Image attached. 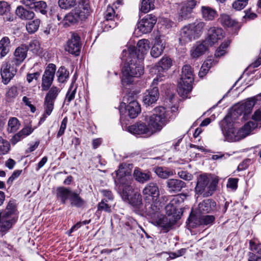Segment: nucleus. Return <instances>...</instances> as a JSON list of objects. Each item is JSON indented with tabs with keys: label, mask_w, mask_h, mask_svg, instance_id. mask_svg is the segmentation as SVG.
I'll return each mask as SVG.
<instances>
[{
	"label": "nucleus",
	"mask_w": 261,
	"mask_h": 261,
	"mask_svg": "<svg viewBox=\"0 0 261 261\" xmlns=\"http://www.w3.org/2000/svg\"><path fill=\"white\" fill-rule=\"evenodd\" d=\"M115 174L116 176L115 178V182L118 186L119 193L123 200L134 206L140 205L142 202L141 195L136 193L133 196H132L134 189L131 185L132 179L130 172L120 166Z\"/></svg>",
	"instance_id": "f257e3e1"
},
{
	"label": "nucleus",
	"mask_w": 261,
	"mask_h": 261,
	"mask_svg": "<svg viewBox=\"0 0 261 261\" xmlns=\"http://www.w3.org/2000/svg\"><path fill=\"white\" fill-rule=\"evenodd\" d=\"M229 118L225 117L223 121L222 128L224 135L227 141L236 142L244 139L249 135L252 130L255 128L257 124L256 122L249 121L245 124L241 129L237 130L233 126V124L228 123Z\"/></svg>",
	"instance_id": "f03ea898"
},
{
	"label": "nucleus",
	"mask_w": 261,
	"mask_h": 261,
	"mask_svg": "<svg viewBox=\"0 0 261 261\" xmlns=\"http://www.w3.org/2000/svg\"><path fill=\"white\" fill-rule=\"evenodd\" d=\"M144 120L152 135L159 133L169 121L164 107H158L154 109L153 114L146 116Z\"/></svg>",
	"instance_id": "7ed1b4c3"
},
{
	"label": "nucleus",
	"mask_w": 261,
	"mask_h": 261,
	"mask_svg": "<svg viewBox=\"0 0 261 261\" xmlns=\"http://www.w3.org/2000/svg\"><path fill=\"white\" fill-rule=\"evenodd\" d=\"M138 62L139 60L132 56H129L128 58L126 59V63L122 69V82L130 84L132 82V77L140 76L143 73V67Z\"/></svg>",
	"instance_id": "20e7f679"
},
{
	"label": "nucleus",
	"mask_w": 261,
	"mask_h": 261,
	"mask_svg": "<svg viewBox=\"0 0 261 261\" xmlns=\"http://www.w3.org/2000/svg\"><path fill=\"white\" fill-rule=\"evenodd\" d=\"M205 26V23L203 21L195 22L184 26L180 31V43L185 44L198 38Z\"/></svg>",
	"instance_id": "39448f33"
},
{
	"label": "nucleus",
	"mask_w": 261,
	"mask_h": 261,
	"mask_svg": "<svg viewBox=\"0 0 261 261\" xmlns=\"http://www.w3.org/2000/svg\"><path fill=\"white\" fill-rule=\"evenodd\" d=\"M180 76L178 84L177 92L181 96L186 97L192 90V83L194 81V75L191 67L188 65H184Z\"/></svg>",
	"instance_id": "423d86ee"
},
{
	"label": "nucleus",
	"mask_w": 261,
	"mask_h": 261,
	"mask_svg": "<svg viewBox=\"0 0 261 261\" xmlns=\"http://www.w3.org/2000/svg\"><path fill=\"white\" fill-rule=\"evenodd\" d=\"M57 197L63 204H65L68 199L69 200L72 206L81 207L83 206L86 201L75 191L69 188L60 187L57 189Z\"/></svg>",
	"instance_id": "0eeeda50"
},
{
	"label": "nucleus",
	"mask_w": 261,
	"mask_h": 261,
	"mask_svg": "<svg viewBox=\"0 0 261 261\" xmlns=\"http://www.w3.org/2000/svg\"><path fill=\"white\" fill-rule=\"evenodd\" d=\"M217 184V181L215 180L210 182L209 178L206 175H200L197 177L195 192L196 194H203L204 197H208L215 191Z\"/></svg>",
	"instance_id": "6e6552de"
},
{
	"label": "nucleus",
	"mask_w": 261,
	"mask_h": 261,
	"mask_svg": "<svg viewBox=\"0 0 261 261\" xmlns=\"http://www.w3.org/2000/svg\"><path fill=\"white\" fill-rule=\"evenodd\" d=\"M15 211V205L10 201L4 212L0 213V231H4L9 229L12 225V215Z\"/></svg>",
	"instance_id": "1a4fd4ad"
},
{
	"label": "nucleus",
	"mask_w": 261,
	"mask_h": 261,
	"mask_svg": "<svg viewBox=\"0 0 261 261\" xmlns=\"http://www.w3.org/2000/svg\"><path fill=\"white\" fill-rule=\"evenodd\" d=\"M150 48L149 41L147 39H141L138 41L137 46H132L128 48L129 56L138 59V60H143Z\"/></svg>",
	"instance_id": "9d476101"
},
{
	"label": "nucleus",
	"mask_w": 261,
	"mask_h": 261,
	"mask_svg": "<svg viewBox=\"0 0 261 261\" xmlns=\"http://www.w3.org/2000/svg\"><path fill=\"white\" fill-rule=\"evenodd\" d=\"M15 64L9 61L3 63L1 68V73L3 82L7 84L14 77L17 72Z\"/></svg>",
	"instance_id": "9b49d317"
},
{
	"label": "nucleus",
	"mask_w": 261,
	"mask_h": 261,
	"mask_svg": "<svg viewBox=\"0 0 261 261\" xmlns=\"http://www.w3.org/2000/svg\"><path fill=\"white\" fill-rule=\"evenodd\" d=\"M159 78L154 79L152 83V88L148 89L144 93L143 102L146 106H150L155 103L159 98V92L158 88L155 85L158 84Z\"/></svg>",
	"instance_id": "f8f14e48"
},
{
	"label": "nucleus",
	"mask_w": 261,
	"mask_h": 261,
	"mask_svg": "<svg viewBox=\"0 0 261 261\" xmlns=\"http://www.w3.org/2000/svg\"><path fill=\"white\" fill-rule=\"evenodd\" d=\"M56 71V65L49 64L45 69L42 78V89L43 91L48 90L51 85Z\"/></svg>",
	"instance_id": "ddd939ff"
},
{
	"label": "nucleus",
	"mask_w": 261,
	"mask_h": 261,
	"mask_svg": "<svg viewBox=\"0 0 261 261\" xmlns=\"http://www.w3.org/2000/svg\"><path fill=\"white\" fill-rule=\"evenodd\" d=\"M156 22V18L152 14L146 15L138 23V29L143 34L149 33Z\"/></svg>",
	"instance_id": "4468645a"
},
{
	"label": "nucleus",
	"mask_w": 261,
	"mask_h": 261,
	"mask_svg": "<svg viewBox=\"0 0 261 261\" xmlns=\"http://www.w3.org/2000/svg\"><path fill=\"white\" fill-rule=\"evenodd\" d=\"M224 36L223 30L220 28L211 27L207 32V37L205 39V43L207 45L212 46L218 42L219 40L222 39Z\"/></svg>",
	"instance_id": "2eb2a0df"
},
{
	"label": "nucleus",
	"mask_w": 261,
	"mask_h": 261,
	"mask_svg": "<svg viewBox=\"0 0 261 261\" xmlns=\"http://www.w3.org/2000/svg\"><path fill=\"white\" fill-rule=\"evenodd\" d=\"M80 40V38L77 35L72 34L71 38L67 42L65 47V50L72 55L78 56L81 47Z\"/></svg>",
	"instance_id": "dca6fc26"
},
{
	"label": "nucleus",
	"mask_w": 261,
	"mask_h": 261,
	"mask_svg": "<svg viewBox=\"0 0 261 261\" xmlns=\"http://www.w3.org/2000/svg\"><path fill=\"white\" fill-rule=\"evenodd\" d=\"M127 130L134 135H144L146 137L151 136L147 125L144 122H140L129 126L127 127Z\"/></svg>",
	"instance_id": "f3484780"
},
{
	"label": "nucleus",
	"mask_w": 261,
	"mask_h": 261,
	"mask_svg": "<svg viewBox=\"0 0 261 261\" xmlns=\"http://www.w3.org/2000/svg\"><path fill=\"white\" fill-rule=\"evenodd\" d=\"M216 203L211 199L203 200L198 204L197 211L200 214L210 213L215 210Z\"/></svg>",
	"instance_id": "a211bd4d"
},
{
	"label": "nucleus",
	"mask_w": 261,
	"mask_h": 261,
	"mask_svg": "<svg viewBox=\"0 0 261 261\" xmlns=\"http://www.w3.org/2000/svg\"><path fill=\"white\" fill-rule=\"evenodd\" d=\"M167 187L170 193H177L186 186V183L179 179L171 178L167 180Z\"/></svg>",
	"instance_id": "6ab92c4d"
},
{
	"label": "nucleus",
	"mask_w": 261,
	"mask_h": 261,
	"mask_svg": "<svg viewBox=\"0 0 261 261\" xmlns=\"http://www.w3.org/2000/svg\"><path fill=\"white\" fill-rule=\"evenodd\" d=\"M142 194L146 197L148 196H151L152 198L159 197L160 190L157 184L154 182H151L147 184L143 189Z\"/></svg>",
	"instance_id": "aec40b11"
},
{
	"label": "nucleus",
	"mask_w": 261,
	"mask_h": 261,
	"mask_svg": "<svg viewBox=\"0 0 261 261\" xmlns=\"http://www.w3.org/2000/svg\"><path fill=\"white\" fill-rule=\"evenodd\" d=\"M209 45L205 43L204 41L202 42H197L194 44L190 50V55L192 58L197 59L204 54Z\"/></svg>",
	"instance_id": "412c9836"
},
{
	"label": "nucleus",
	"mask_w": 261,
	"mask_h": 261,
	"mask_svg": "<svg viewBox=\"0 0 261 261\" xmlns=\"http://www.w3.org/2000/svg\"><path fill=\"white\" fill-rule=\"evenodd\" d=\"M28 46L26 45H21L17 47L14 52V59L12 62L14 63L15 66L20 64L27 57Z\"/></svg>",
	"instance_id": "4be33fe9"
},
{
	"label": "nucleus",
	"mask_w": 261,
	"mask_h": 261,
	"mask_svg": "<svg viewBox=\"0 0 261 261\" xmlns=\"http://www.w3.org/2000/svg\"><path fill=\"white\" fill-rule=\"evenodd\" d=\"M165 47V41L160 38H155V42L150 50V55L154 58H158L163 53Z\"/></svg>",
	"instance_id": "5701e85b"
},
{
	"label": "nucleus",
	"mask_w": 261,
	"mask_h": 261,
	"mask_svg": "<svg viewBox=\"0 0 261 261\" xmlns=\"http://www.w3.org/2000/svg\"><path fill=\"white\" fill-rule=\"evenodd\" d=\"M152 221L156 225L162 227L166 231L171 227V223L168 218L161 214L155 217L154 219H152Z\"/></svg>",
	"instance_id": "b1692460"
},
{
	"label": "nucleus",
	"mask_w": 261,
	"mask_h": 261,
	"mask_svg": "<svg viewBox=\"0 0 261 261\" xmlns=\"http://www.w3.org/2000/svg\"><path fill=\"white\" fill-rule=\"evenodd\" d=\"M255 103V98L248 99L238 107L237 110V113H243L244 116L249 114L251 112Z\"/></svg>",
	"instance_id": "393cba45"
},
{
	"label": "nucleus",
	"mask_w": 261,
	"mask_h": 261,
	"mask_svg": "<svg viewBox=\"0 0 261 261\" xmlns=\"http://www.w3.org/2000/svg\"><path fill=\"white\" fill-rule=\"evenodd\" d=\"M33 130L34 129L31 126H26L24 127L18 133L13 136L10 140L11 143L15 145L21 139L31 134Z\"/></svg>",
	"instance_id": "a878e982"
},
{
	"label": "nucleus",
	"mask_w": 261,
	"mask_h": 261,
	"mask_svg": "<svg viewBox=\"0 0 261 261\" xmlns=\"http://www.w3.org/2000/svg\"><path fill=\"white\" fill-rule=\"evenodd\" d=\"M126 112L130 118H135L140 113L141 108L137 101H132L127 106Z\"/></svg>",
	"instance_id": "bb28decb"
},
{
	"label": "nucleus",
	"mask_w": 261,
	"mask_h": 261,
	"mask_svg": "<svg viewBox=\"0 0 261 261\" xmlns=\"http://www.w3.org/2000/svg\"><path fill=\"white\" fill-rule=\"evenodd\" d=\"M80 20H85L90 15L91 9L90 5H79L77 7L74 9Z\"/></svg>",
	"instance_id": "cd10ccee"
},
{
	"label": "nucleus",
	"mask_w": 261,
	"mask_h": 261,
	"mask_svg": "<svg viewBox=\"0 0 261 261\" xmlns=\"http://www.w3.org/2000/svg\"><path fill=\"white\" fill-rule=\"evenodd\" d=\"M15 14L22 20H30L35 16L34 12L27 10L21 6L17 7L15 10Z\"/></svg>",
	"instance_id": "c85d7f7f"
},
{
	"label": "nucleus",
	"mask_w": 261,
	"mask_h": 261,
	"mask_svg": "<svg viewBox=\"0 0 261 261\" xmlns=\"http://www.w3.org/2000/svg\"><path fill=\"white\" fill-rule=\"evenodd\" d=\"M201 12L202 17L206 21L213 20L218 15L217 11L208 6H202Z\"/></svg>",
	"instance_id": "c756f323"
},
{
	"label": "nucleus",
	"mask_w": 261,
	"mask_h": 261,
	"mask_svg": "<svg viewBox=\"0 0 261 261\" xmlns=\"http://www.w3.org/2000/svg\"><path fill=\"white\" fill-rule=\"evenodd\" d=\"M134 176L137 181L143 184L151 179V173L150 172H144L139 169H135L134 171Z\"/></svg>",
	"instance_id": "7c9ffc66"
},
{
	"label": "nucleus",
	"mask_w": 261,
	"mask_h": 261,
	"mask_svg": "<svg viewBox=\"0 0 261 261\" xmlns=\"http://www.w3.org/2000/svg\"><path fill=\"white\" fill-rule=\"evenodd\" d=\"M179 199L178 197L173 198L166 206L165 210L168 215L175 216L178 207Z\"/></svg>",
	"instance_id": "2f4dec72"
},
{
	"label": "nucleus",
	"mask_w": 261,
	"mask_h": 261,
	"mask_svg": "<svg viewBox=\"0 0 261 261\" xmlns=\"http://www.w3.org/2000/svg\"><path fill=\"white\" fill-rule=\"evenodd\" d=\"M10 41L8 37H4L0 40V58L6 56L9 51Z\"/></svg>",
	"instance_id": "473e14b6"
},
{
	"label": "nucleus",
	"mask_w": 261,
	"mask_h": 261,
	"mask_svg": "<svg viewBox=\"0 0 261 261\" xmlns=\"http://www.w3.org/2000/svg\"><path fill=\"white\" fill-rule=\"evenodd\" d=\"M172 65V61L167 56L163 57L158 63V69L160 70H166L170 68Z\"/></svg>",
	"instance_id": "72a5a7b5"
},
{
	"label": "nucleus",
	"mask_w": 261,
	"mask_h": 261,
	"mask_svg": "<svg viewBox=\"0 0 261 261\" xmlns=\"http://www.w3.org/2000/svg\"><path fill=\"white\" fill-rule=\"evenodd\" d=\"M219 21L224 27H232L236 23V21L232 19L230 16L226 14H222L219 18Z\"/></svg>",
	"instance_id": "f704fd0d"
},
{
	"label": "nucleus",
	"mask_w": 261,
	"mask_h": 261,
	"mask_svg": "<svg viewBox=\"0 0 261 261\" xmlns=\"http://www.w3.org/2000/svg\"><path fill=\"white\" fill-rule=\"evenodd\" d=\"M154 172L159 177L163 179H166L173 175V172L172 170L162 167L155 168Z\"/></svg>",
	"instance_id": "c9c22d12"
},
{
	"label": "nucleus",
	"mask_w": 261,
	"mask_h": 261,
	"mask_svg": "<svg viewBox=\"0 0 261 261\" xmlns=\"http://www.w3.org/2000/svg\"><path fill=\"white\" fill-rule=\"evenodd\" d=\"M154 2V0H142L140 11L144 13H146L150 10L153 9Z\"/></svg>",
	"instance_id": "e433bc0d"
},
{
	"label": "nucleus",
	"mask_w": 261,
	"mask_h": 261,
	"mask_svg": "<svg viewBox=\"0 0 261 261\" xmlns=\"http://www.w3.org/2000/svg\"><path fill=\"white\" fill-rule=\"evenodd\" d=\"M19 126L20 123L17 118L12 117L8 121L7 130L9 133H12L16 132Z\"/></svg>",
	"instance_id": "4c0bfd02"
},
{
	"label": "nucleus",
	"mask_w": 261,
	"mask_h": 261,
	"mask_svg": "<svg viewBox=\"0 0 261 261\" xmlns=\"http://www.w3.org/2000/svg\"><path fill=\"white\" fill-rule=\"evenodd\" d=\"M40 24V19H35L33 21H29L26 24V29L29 33L33 34L38 30Z\"/></svg>",
	"instance_id": "58836bf2"
},
{
	"label": "nucleus",
	"mask_w": 261,
	"mask_h": 261,
	"mask_svg": "<svg viewBox=\"0 0 261 261\" xmlns=\"http://www.w3.org/2000/svg\"><path fill=\"white\" fill-rule=\"evenodd\" d=\"M18 92L16 86H12L9 88L6 93V100L8 102L12 101L18 95Z\"/></svg>",
	"instance_id": "ea45409f"
},
{
	"label": "nucleus",
	"mask_w": 261,
	"mask_h": 261,
	"mask_svg": "<svg viewBox=\"0 0 261 261\" xmlns=\"http://www.w3.org/2000/svg\"><path fill=\"white\" fill-rule=\"evenodd\" d=\"M32 9H34L36 12H39L42 14H45L47 12V4L44 1H38L37 0Z\"/></svg>",
	"instance_id": "a19ab883"
},
{
	"label": "nucleus",
	"mask_w": 261,
	"mask_h": 261,
	"mask_svg": "<svg viewBox=\"0 0 261 261\" xmlns=\"http://www.w3.org/2000/svg\"><path fill=\"white\" fill-rule=\"evenodd\" d=\"M59 92L60 89L58 88L55 86L52 87L46 95L45 99L54 102Z\"/></svg>",
	"instance_id": "79ce46f5"
},
{
	"label": "nucleus",
	"mask_w": 261,
	"mask_h": 261,
	"mask_svg": "<svg viewBox=\"0 0 261 261\" xmlns=\"http://www.w3.org/2000/svg\"><path fill=\"white\" fill-rule=\"evenodd\" d=\"M10 149L9 142L0 136V155L7 154Z\"/></svg>",
	"instance_id": "37998d69"
},
{
	"label": "nucleus",
	"mask_w": 261,
	"mask_h": 261,
	"mask_svg": "<svg viewBox=\"0 0 261 261\" xmlns=\"http://www.w3.org/2000/svg\"><path fill=\"white\" fill-rule=\"evenodd\" d=\"M63 20L66 22L68 21L72 23H75L79 21L80 19L74 9L64 17Z\"/></svg>",
	"instance_id": "c03bdc74"
},
{
	"label": "nucleus",
	"mask_w": 261,
	"mask_h": 261,
	"mask_svg": "<svg viewBox=\"0 0 261 261\" xmlns=\"http://www.w3.org/2000/svg\"><path fill=\"white\" fill-rule=\"evenodd\" d=\"M58 4L63 9H70L76 5V0H59Z\"/></svg>",
	"instance_id": "a18cd8bd"
},
{
	"label": "nucleus",
	"mask_w": 261,
	"mask_h": 261,
	"mask_svg": "<svg viewBox=\"0 0 261 261\" xmlns=\"http://www.w3.org/2000/svg\"><path fill=\"white\" fill-rule=\"evenodd\" d=\"M58 80L61 83L64 82L69 76V72L64 67H60L57 71Z\"/></svg>",
	"instance_id": "49530a36"
},
{
	"label": "nucleus",
	"mask_w": 261,
	"mask_h": 261,
	"mask_svg": "<svg viewBox=\"0 0 261 261\" xmlns=\"http://www.w3.org/2000/svg\"><path fill=\"white\" fill-rule=\"evenodd\" d=\"M111 205L108 203V201L105 199H102L97 205V213L105 212L110 213L111 211Z\"/></svg>",
	"instance_id": "de8ad7c7"
},
{
	"label": "nucleus",
	"mask_w": 261,
	"mask_h": 261,
	"mask_svg": "<svg viewBox=\"0 0 261 261\" xmlns=\"http://www.w3.org/2000/svg\"><path fill=\"white\" fill-rule=\"evenodd\" d=\"M28 46V50H30L33 53L37 54L40 49V43L37 40L31 41Z\"/></svg>",
	"instance_id": "09e8293b"
},
{
	"label": "nucleus",
	"mask_w": 261,
	"mask_h": 261,
	"mask_svg": "<svg viewBox=\"0 0 261 261\" xmlns=\"http://www.w3.org/2000/svg\"><path fill=\"white\" fill-rule=\"evenodd\" d=\"M148 210V214L152 219H154L160 213V208L154 204H151Z\"/></svg>",
	"instance_id": "8fccbe9b"
},
{
	"label": "nucleus",
	"mask_w": 261,
	"mask_h": 261,
	"mask_svg": "<svg viewBox=\"0 0 261 261\" xmlns=\"http://www.w3.org/2000/svg\"><path fill=\"white\" fill-rule=\"evenodd\" d=\"M189 224L192 227H196L197 226L202 225V222H201V216L198 217L196 215H190L188 219Z\"/></svg>",
	"instance_id": "3c124183"
},
{
	"label": "nucleus",
	"mask_w": 261,
	"mask_h": 261,
	"mask_svg": "<svg viewBox=\"0 0 261 261\" xmlns=\"http://www.w3.org/2000/svg\"><path fill=\"white\" fill-rule=\"evenodd\" d=\"M54 101L45 99L44 103L45 109L44 113H45V114H46L48 116L50 115L54 109Z\"/></svg>",
	"instance_id": "603ef678"
},
{
	"label": "nucleus",
	"mask_w": 261,
	"mask_h": 261,
	"mask_svg": "<svg viewBox=\"0 0 261 261\" xmlns=\"http://www.w3.org/2000/svg\"><path fill=\"white\" fill-rule=\"evenodd\" d=\"M215 217L213 215H203L201 216L202 225L212 224L215 221Z\"/></svg>",
	"instance_id": "864d4df0"
},
{
	"label": "nucleus",
	"mask_w": 261,
	"mask_h": 261,
	"mask_svg": "<svg viewBox=\"0 0 261 261\" xmlns=\"http://www.w3.org/2000/svg\"><path fill=\"white\" fill-rule=\"evenodd\" d=\"M10 11V6L5 1H0V15H4Z\"/></svg>",
	"instance_id": "5fc2aeb1"
},
{
	"label": "nucleus",
	"mask_w": 261,
	"mask_h": 261,
	"mask_svg": "<svg viewBox=\"0 0 261 261\" xmlns=\"http://www.w3.org/2000/svg\"><path fill=\"white\" fill-rule=\"evenodd\" d=\"M76 93V88L73 89V86L71 85L69 89L66 94V99L65 100V102L67 101L68 102H70L72 100H73L75 97V94Z\"/></svg>",
	"instance_id": "6e6d98bb"
},
{
	"label": "nucleus",
	"mask_w": 261,
	"mask_h": 261,
	"mask_svg": "<svg viewBox=\"0 0 261 261\" xmlns=\"http://www.w3.org/2000/svg\"><path fill=\"white\" fill-rule=\"evenodd\" d=\"M197 2L195 0L187 1L184 4V6L187 8V11L192 12L193 9L196 7Z\"/></svg>",
	"instance_id": "4d7b16f0"
},
{
	"label": "nucleus",
	"mask_w": 261,
	"mask_h": 261,
	"mask_svg": "<svg viewBox=\"0 0 261 261\" xmlns=\"http://www.w3.org/2000/svg\"><path fill=\"white\" fill-rule=\"evenodd\" d=\"M67 121L68 119L67 117H65L63 119L60 127L59 130L57 134V137H60L64 134L65 130L66 128Z\"/></svg>",
	"instance_id": "13d9d810"
},
{
	"label": "nucleus",
	"mask_w": 261,
	"mask_h": 261,
	"mask_svg": "<svg viewBox=\"0 0 261 261\" xmlns=\"http://www.w3.org/2000/svg\"><path fill=\"white\" fill-rule=\"evenodd\" d=\"M186 10H188L183 5L179 13V19L182 20L183 19H186L188 17V15L192 13L191 12H188Z\"/></svg>",
	"instance_id": "bf43d9fd"
},
{
	"label": "nucleus",
	"mask_w": 261,
	"mask_h": 261,
	"mask_svg": "<svg viewBox=\"0 0 261 261\" xmlns=\"http://www.w3.org/2000/svg\"><path fill=\"white\" fill-rule=\"evenodd\" d=\"M232 6L234 9L239 11L244 9L246 6V5L242 2V0H237L232 3Z\"/></svg>",
	"instance_id": "052dcab7"
},
{
	"label": "nucleus",
	"mask_w": 261,
	"mask_h": 261,
	"mask_svg": "<svg viewBox=\"0 0 261 261\" xmlns=\"http://www.w3.org/2000/svg\"><path fill=\"white\" fill-rule=\"evenodd\" d=\"M178 175L180 178L186 180H191L193 178V176L191 174L184 171L178 172Z\"/></svg>",
	"instance_id": "680f3d73"
},
{
	"label": "nucleus",
	"mask_w": 261,
	"mask_h": 261,
	"mask_svg": "<svg viewBox=\"0 0 261 261\" xmlns=\"http://www.w3.org/2000/svg\"><path fill=\"white\" fill-rule=\"evenodd\" d=\"M40 75V73L36 72L33 73H28L27 75V80L28 83H31L34 80L37 81Z\"/></svg>",
	"instance_id": "e2e57ef3"
},
{
	"label": "nucleus",
	"mask_w": 261,
	"mask_h": 261,
	"mask_svg": "<svg viewBox=\"0 0 261 261\" xmlns=\"http://www.w3.org/2000/svg\"><path fill=\"white\" fill-rule=\"evenodd\" d=\"M115 11L113 8L109 7L107 8V11L105 14V18L107 20H112L114 17Z\"/></svg>",
	"instance_id": "0e129e2a"
},
{
	"label": "nucleus",
	"mask_w": 261,
	"mask_h": 261,
	"mask_svg": "<svg viewBox=\"0 0 261 261\" xmlns=\"http://www.w3.org/2000/svg\"><path fill=\"white\" fill-rule=\"evenodd\" d=\"M238 179L237 178H229L227 184V187L232 189L237 188Z\"/></svg>",
	"instance_id": "69168bd1"
},
{
	"label": "nucleus",
	"mask_w": 261,
	"mask_h": 261,
	"mask_svg": "<svg viewBox=\"0 0 261 261\" xmlns=\"http://www.w3.org/2000/svg\"><path fill=\"white\" fill-rule=\"evenodd\" d=\"M22 170H15L12 173L11 176L9 178L7 181L8 184H11L13 181L16 178H17L21 174Z\"/></svg>",
	"instance_id": "338daca9"
},
{
	"label": "nucleus",
	"mask_w": 261,
	"mask_h": 261,
	"mask_svg": "<svg viewBox=\"0 0 261 261\" xmlns=\"http://www.w3.org/2000/svg\"><path fill=\"white\" fill-rule=\"evenodd\" d=\"M37 0H22L21 3L26 7L32 9L34 6Z\"/></svg>",
	"instance_id": "774afa93"
}]
</instances>
